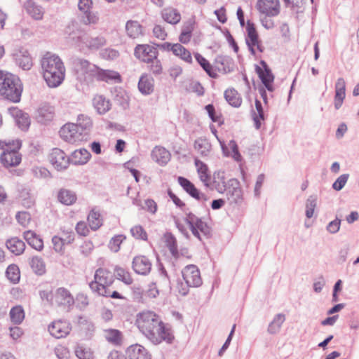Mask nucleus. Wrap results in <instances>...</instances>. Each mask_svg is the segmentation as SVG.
I'll use <instances>...</instances> for the list:
<instances>
[{"mask_svg":"<svg viewBox=\"0 0 359 359\" xmlns=\"http://www.w3.org/2000/svg\"><path fill=\"white\" fill-rule=\"evenodd\" d=\"M136 325L140 332L154 345L165 341L170 344L175 337L168 324L151 311H143L137 315Z\"/></svg>","mask_w":359,"mask_h":359,"instance_id":"1","label":"nucleus"},{"mask_svg":"<svg viewBox=\"0 0 359 359\" xmlns=\"http://www.w3.org/2000/svg\"><path fill=\"white\" fill-rule=\"evenodd\" d=\"M93 122L88 116H78L76 123H66L60 130V135L62 140L70 144H79L90 138Z\"/></svg>","mask_w":359,"mask_h":359,"instance_id":"2","label":"nucleus"},{"mask_svg":"<svg viewBox=\"0 0 359 359\" xmlns=\"http://www.w3.org/2000/svg\"><path fill=\"white\" fill-rule=\"evenodd\" d=\"M43 76L50 88L59 86L65 79V67L59 56L48 53L41 61Z\"/></svg>","mask_w":359,"mask_h":359,"instance_id":"3","label":"nucleus"},{"mask_svg":"<svg viewBox=\"0 0 359 359\" xmlns=\"http://www.w3.org/2000/svg\"><path fill=\"white\" fill-rule=\"evenodd\" d=\"M22 92V83L15 75L0 72V95L5 99L18 102Z\"/></svg>","mask_w":359,"mask_h":359,"instance_id":"4","label":"nucleus"},{"mask_svg":"<svg viewBox=\"0 0 359 359\" xmlns=\"http://www.w3.org/2000/svg\"><path fill=\"white\" fill-rule=\"evenodd\" d=\"M115 280V274L106 268H98L94 274V280L89 283L93 293L98 295L107 294V288L110 287Z\"/></svg>","mask_w":359,"mask_h":359,"instance_id":"5","label":"nucleus"},{"mask_svg":"<svg viewBox=\"0 0 359 359\" xmlns=\"http://www.w3.org/2000/svg\"><path fill=\"white\" fill-rule=\"evenodd\" d=\"M184 220L189 225L192 234L199 241H203L200 233H201L203 236L205 238H210L212 237V228L207 222H204L202 218L198 217L192 212H189L186 215Z\"/></svg>","mask_w":359,"mask_h":359,"instance_id":"6","label":"nucleus"},{"mask_svg":"<svg viewBox=\"0 0 359 359\" xmlns=\"http://www.w3.org/2000/svg\"><path fill=\"white\" fill-rule=\"evenodd\" d=\"M22 146L21 141L17 140L6 144V149L0 156V160L5 167L16 166L21 162V155L18 150Z\"/></svg>","mask_w":359,"mask_h":359,"instance_id":"7","label":"nucleus"},{"mask_svg":"<svg viewBox=\"0 0 359 359\" xmlns=\"http://www.w3.org/2000/svg\"><path fill=\"white\" fill-rule=\"evenodd\" d=\"M65 33L67 35L69 41L81 48L87 35V33L81 29V25L75 21H72L68 24L65 27Z\"/></svg>","mask_w":359,"mask_h":359,"instance_id":"8","label":"nucleus"},{"mask_svg":"<svg viewBox=\"0 0 359 359\" xmlns=\"http://www.w3.org/2000/svg\"><path fill=\"white\" fill-rule=\"evenodd\" d=\"M182 274L184 280L188 285L192 287H197L201 285L202 279L200 271L196 265H187L182 269Z\"/></svg>","mask_w":359,"mask_h":359,"instance_id":"9","label":"nucleus"},{"mask_svg":"<svg viewBox=\"0 0 359 359\" xmlns=\"http://www.w3.org/2000/svg\"><path fill=\"white\" fill-rule=\"evenodd\" d=\"M256 8L261 15L277 16L280 11L279 0H257Z\"/></svg>","mask_w":359,"mask_h":359,"instance_id":"10","label":"nucleus"},{"mask_svg":"<svg viewBox=\"0 0 359 359\" xmlns=\"http://www.w3.org/2000/svg\"><path fill=\"white\" fill-rule=\"evenodd\" d=\"M177 182L183 190L193 198L198 201H206L208 200V196L201 192L189 180L184 177L180 176L177 177Z\"/></svg>","mask_w":359,"mask_h":359,"instance_id":"11","label":"nucleus"},{"mask_svg":"<svg viewBox=\"0 0 359 359\" xmlns=\"http://www.w3.org/2000/svg\"><path fill=\"white\" fill-rule=\"evenodd\" d=\"M49 160L58 171L67 169L70 163V158L67 156L65 153L58 148L52 149L49 155Z\"/></svg>","mask_w":359,"mask_h":359,"instance_id":"12","label":"nucleus"},{"mask_svg":"<svg viewBox=\"0 0 359 359\" xmlns=\"http://www.w3.org/2000/svg\"><path fill=\"white\" fill-rule=\"evenodd\" d=\"M226 191L227 198L231 204L241 203L243 192L238 180L235 178L230 179L228 181V187Z\"/></svg>","mask_w":359,"mask_h":359,"instance_id":"13","label":"nucleus"},{"mask_svg":"<svg viewBox=\"0 0 359 359\" xmlns=\"http://www.w3.org/2000/svg\"><path fill=\"white\" fill-rule=\"evenodd\" d=\"M13 57L16 65L24 70H29L32 67V57L28 50L23 47L16 48L13 53Z\"/></svg>","mask_w":359,"mask_h":359,"instance_id":"14","label":"nucleus"},{"mask_svg":"<svg viewBox=\"0 0 359 359\" xmlns=\"http://www.w3.org/2000/svg\"><path fill=\"white\" fill-rule=\"evenodd\" d=\"M134 55L137 58L149 63L150 61L156 59L157 51L155 47L149 45H137L135 48Z\"/></svg>","mask_w":359,"mask_h":359,"instance_id":"15","label":"nucleus"},{"mask_svg":"<svg viewBox=\"0 0 359 359\" xmlns=\"http://www.w3.org/2000/svg\"><path fill=\"white\" fill-rule=\"evenodd\" d=\"M151 262L144 255L136 256L133 258L132 267L134 271L140 275L146 276L151 269Z\"/></svg>","mask_w":359,"mask_h":359,"instance_id":"16","label":"nucleus"},{"mask_svg":"<svg viewBox=\"0 0 359 359\" xmlns=\"http://www.w3.org/2000/svg\"><path fill=\"white\" fill-rule=\"evenodd\" d=\"M70 330L69 323L62 320L55 321L48 326V332L57 339L66 337L69 333Z\"/></svg>","mask_w":359,"mask_h":359,"instance_id":"17","label":"nucleus"},{"mask_svg":"<svg viewBox=\"0 0 359 359\" xmlns=\"http://www.w3.org/2000/svg\"><path fill=\"white\" fill-rule=\"evenodd\" d=\"M97 80L105 81L107 83L113 82L119 83L122 81L121 74L114 70L102 69L97 67L94 75Z\"/></svg>","mask_w":359,"mask_h":359,"instance_id":"18","label":"nucleus"},{"mask_svg":"<svg viewBox=\"0 0 359 359\" xmlns=\"http://www.w3.org/2000/svg\"><path fill=\"white\" fill-rule=\"evenodd\" d=\"M54 302L57 306L70 307L74 304V299L68 290L60 287L55 292Z\"/></svg>","mask_w":359,"mask_h":359,"instance_id":"19","label":"nucleus"},{"mask_svg":"<svg viewBox=\"0 0 359 359\" xmlns=\"http://www.w3.org/2000/svg\"><path fill=\"white\" fill-rule=\"evenodd\" d=\"M137 88L143 95H149L154 90V79L147 74H143L140 77Z\"/></svg>","mask_w":359,"mask_h":359,"instance_id":"20","label":"nucleus"},{"mask_svg":"<svg viewBox=\"0 0 359 359\" xmlns=\"http://www.w3.org/2000/svg\"><path fill=\"white\" fill-rule=\"evenodd\" d=\"M92 0H79L78 7L80 11L83 13V21L86 25L95 23L97 17L90 13Z\"/></svg>","mask_w":359,"mask_h":359,"instance_id":"21","label":"nucleus"},{"mask_svg":"<svg viewBox=\"0 0 359 359\" xmlns=\"http://www.w3.org/2000/svg\"><path fill=\"white\" fill-rule=\"evenodd\" d=\"M219 143L225 156H231L236 162H241L243 160L236 141L233 140H230L228 146H226L224 142L219 141Z\"/></svg>","mask_w":359,"mask_h":359,"instance_id":"22","label":"nucleus"},{"mask_svg":"<svg viewBox=\"0 0 359 359\" xmlns=\"http://www.w3.org/2000/svg\"><path fill=\"white\" fill-rule=\"evenodd\" d=\"M151 158L161 166L165 165L170 160V153L163 147L156 146L151 151Z\"/></svg>","mask_w":359,"mask_h":359,"instance_id":"23","label":"nucleus"},{"mask_svg":"<svg viewBox=\"0 0 359 359\" xmlns=\"http://www.w3.org/2000/svg\"><path fill=\"white\" fill-rule=\"evenodd\" d=\"M12 115L15 118L16 125L21 130L27 131L29 129L31 121L27 113L18 109H13Z\"/></svg>","mask_w":359,"mask_h":359,"instance_id":"24","label":"nucleus"},{"mask_svg":"<svg viewBox=\"0 0 359 359\" xmlns=\"http://www.w3.org/2000/svg\"><path fill=\"white\" fill-rule=\"evenodd\" d=\"M126 353L130 359H151V355L147 349L138 344L130 346Z\"/></svg>","mask_w":359,"mask_h":359,"instance_id":"25","label":"nucleus"},{"mask_svg":"<svg viewBox=\"0 0 359 359\" xmlns=\"http://www.w3.org/2000/svg\"><path fill=\"white\" fill-rule=\"evenodd\" d=\"M113 100L115 104L119 105L123 109L129 107V96L126 91L121 88H115L111 91Z\"/></svg>","mask_w":359,"mask_h":359,"instance_id":"26","label":"nucleus"},{"mask_svg":"<svg viewBox=\"0 0 359 359\" xmlns=\"http://www.w3.org/2000/svg\"><path fill=\"white\" fill-rule=\"evenodd\" d=\"M55 114L54 108L49 104L42 105L37 111L36 119L42 124H46L53 120Z\"/></svg>","mask_w":359,"mask_h":359,"instance_id":"27","label":"nucleus"},{"mask_svg":"<svg viewBox=\"0 0 359 359\" xmlns=\"http://www.w3.org/2000/svg\"><path fill=\"white\" fill-rule=\"evenodd\" d=\"M215 64L219 71H223L224 73H229L234 69V61L228 55H217L215 57Z\"/></svg>","mask_w":359,"mask_h":359,"instance_id":"28","label":"nucleus"},{"mask_svg":"<svg viewBox=\"0 0 359 359\" xmlns=\"http://www.w3.org/2000/svg\"><path fill=\"white\" fill-rule=\"evenodd\" d=\"M260 65H262V67L258 65H255V72L262 83H265L266 81H273L274 76L267 63L264 60H262L260 61Z\"/></svg>","mask_w":359,"mask_h":359,"instance_id":"29","label":"nucleus"},{"mask_svg":"<svg viewBox=\"0 0 359 359\" xmlns=\"http://www.w3.org/2000/svg\"><path fill=\"white\" fill-rule=\"evenodd\" d=\"M24 7L27 13L34 20H39L43 18L44 9L36 4L32 0H28L25 3Z\"/></svg>","mask_w":359,"mask_h":359,"instance_id":"30","label":"nucleus"},{"mask_svg":"<svg viewBox=\"0 0 359 359\" xmlns=\"http://www.w3.org/2000/svg\"><path fill=\"white\" fill-rule=\"evenodd\" d=\"M74 65L78 72H81L82 74L89 73L92 76L95 75L97 68L96 65L91 64L87 60L81 58L75 59Z\"/></svg>","mask_w":359,"mask_h":359,"instance_id":"31","label":"nucleus"},{"mask_svg":"<svg viewBox=\"0 0 359 359\" xmlns=\"http://www.w3.org/2000/svg\"><path fill=\"white\" fill-rule=\"evenodd\" d=\"M91 157L90 152L86 149H79L73 151L71 154L70 163L74 165H84Z\"/></svg>","mask_w":359,"mask_h":359,"instance_id":"32","label":"nucleus"},{"mask_svg":"<svg viewBox=\"0 0 359 359\" xmlns=\"http://www.w3.org/2000/svg\"><path fill=\"white\" fill-rule=\"evenodd\" d=\"M6 248L15 255H20L25 250V243L18 237L8 239L6 242Z\"/></svg>","mask_w":359,"mask_h":359,"instance_id":"33","label":"nucleus"},{"mask_svg":"<svg viewBox=\"0 0 359 359\" xmlns=\"http://www.w3.org/2000/svg\"><path fill=\"white\" fill-rule=\"evenodd\" d=\"M106 39L102 36L90 37L86 35V40L81 48L86 47L90 50H97L106 44Z\"/></svg>","mask_w":359,"mask_h":359,"instance_id":"34","label":"nucleus"},{"mask_svg":"<svg viewBox=\"0 0 359 359\" xmlns=\"http://www.w3.org/2000/svg\"><path fill=\"white\" fill-rule=\"evenodd\" d=\"M23 237L27 243L34 249L41 251L43 248V240L32 231L24 232Z\"/></svg>","mask_w":359,"mask_h":359,"instance_id":"35","label":"nucleus"},{"mask_svg":"<svg viewBox=\"0 0 359 359\" xmlns=\"http://www.w3.org/2000/svg\"><path fill=\"white\" fill-rule=\"evenodd\" d=\"M93 106L99 114H104L111 109V103L103 95H97L93 99Z\"/></svg>","mask_w":359,"mask_h":359,"instance_id":"36","label":"nucleus"},{"mask_svg":"<svg viewBox=\"0 0 359 359\" xmlns=\"http://www.w3.org/2000/svg\"><path fill=\"white\" fill-rule=\"evenodd\" d=\"M255 108L257 112L252 110V117L255 123V127L258 130L262 126L261 121H264L266 116L262 102L257 99L255 100Z\"/></svg>","mask_w":359,"mask_h":359,"instance_id":"37","label":"nucleus"},{"mask_svg":"<svg viewBox=\"0 0 359 359\" xmlns=\"http://www.w3.org/2000/svg\"><path fill=\"white\" fill-rule=\"evenodd\" d=\"M224 96L226 102L231 106L238 108L241 105L242 98L238 91L234 88L226 90Z\"/></svg>","mask_w":359,"mask_h":359,"instance_id":"38","label":"nucleus"},{"mask_svg":"<svg viewBox=\"0 0 359 359\" xmlns=\"http://www.w3.org/2000/svg\"><path fill=\"white\" fill-rule=\"evenodd\" d=\"M58 201L66 205H71L76 201V195L73 191L62 189L57 194Z\"/></svg>","mask_w":359,"mask_h":359,"instance_id":"39","label":"nucleus"},{"mask_svg":"<svg viewBox=\"0 0 359 359\" xmlns=\"http://www.w3.org/2000/svg\"><path fill=\"white\" fill-rule=\"evenodd\" d=\"M194 57L197 62L210 77L213 79L217 77V74L214 71L212 66L208 60L198 53H194Z\"/></svg>","mask_w":359,"mask_h":359,"instance_id":"40","label":"nucleus"},{"mask_svg":"<svg viewBox=\"0 0 359 359\" xmlns=\"http://www.w3.org/2000/svg\"><path fill=\"white\" fill-rule=\"evenodd\" d=\"M247 37L245 38L246 44L255 46L259 43V35L256 30L255 26L253 22L248 20L246 26Z\"/></svg>","mask_w":359,"mask_h":359,"instance_id":"41","label":"nucleus"},{"mask_svg":"<svg viewBox=\"0 0 359 359\" xmlns=\"http://www.w3.org/2000/svg\"><path fill=\"white\" fill-rule=\"evenodd\" d=\"M285 320V316L283 313L275 315L272 321L269 323L267 331L271 334H276L280 330L281 326Z\"/></svg>","mask_w":359,"mask_h":359,"instance_id":"42","label":"nucleus"},{"mask_svg":"<svg viewBox=\"0 0 359 359\" xmlns=\"http://www.w3.org/2000/svg\"><path fill=\"white\" fill-rule=\"evenodd\" d=\"M126 30L128 36L133 39L142 34V27L137 21L128 20L126 25Z\"/></svg>","mask_w":359,"mask_h":359,"instance_id":"43","label":"nucleus"},{"mask_svg":"<svg viewBox=\"0 0 359 359\" xmlns=\"http://www.w3.org/2000/svg\"><path fill=\"white\" fill-rule=\"evenodd\" d=\"M88 222L90 229L97 230L102 225V218L99 211L93 208L88 215Z\"/></svg>","mask_w":359,"mask_h":359,"instance_id":"44","label":"nucleus"},{"mask_svg":"<svg viewBox=\"0 0 359 359\" xmlns=\"http://www.w3.org/2000/svg\"><path fill=\"white\" fill-rule=\"evenodd\" d=\"M172 53L185 62L189 64L192 63V57L191 53L182 44L174 43V49L172 50Z\"/></svg>","mask_w":359,"mask_h":359,"instance_id":"45","label":"nucleus"},{"mask_svg":"<svg viewBox=\"0 0 359 359\" xmlns=\"http://www.w3.org/2000/svg\"><path fill=\"white\" fill-rule=\"evenodd\" d=\"M166 246L168 248L171 255L176 259L179 257L177 240L174 235L170 232H167L164 235Z\"/></svg>","mask_w":359,"mask_h":359,"instance_id":"46","label":"nucleus"},{"mask_svg":"<svg viewBox=\"0 0 359 359\" xmlns=\"http://www.w3.org/2000/svg\"><path fill=\"white\" fill-rule=\"evenodd\" d=\"M194 148L201 156H206L210 151L211 144L206 139L198 138L194 142Z\"/></svg>","mask_w":359,"mask_h":359,"instance_id":"47","label":"nucleus"},{"mask_svg":"<svg viewBox=\"0 0 359 359\" xmlns=\"http://www.w3.org/2000/svg\"><path fill=\"white\" fill-rule=\"evenodd\" d=\"M10 317L13 323L20 325L25 318V311L22 306H13L10 311Z\"/></svg>","mask_w":359,"mask_h":359,"instance_id":"48","label":"nucleus"},{"mask_svg":"<svg viewBox=\"0 0 359 359\" xmlns=\"http://www.w3.org/2000/svg\"><path fill=\"white\" fill-rule=\"evenodd\" d=\"M6 276L11 283H18L20 278L19 267L14 264H10L6 270Z\"/></svg>","mask_w":359,"mask_h":359,"instance_id":"49","label":"nucleus"},{"mask_svg":"<svg viewBox=\"0 0 359 359\" xmlns=\"http://www.w3.org/2000/svg\"><path fill=\"white\" fill-rule=\"evenodd\" d=\"M163 18L165 21L172 25L178 23L181 20L180 13L174 8L165 10L163 13Z\"/></svg>","mask_w":359,"mask_h":359,"instance_id":"50","label":"nucleus"},{"mask_svg":"<svg viewBox=\"0 0 359 359\" xmlns=\"http://www.w3.org/2000/svg\"><path fill=\"white\" fill-rule=\"evenodd\" d=\"M33 271L38 275H43L46 272V265L42 258L33 257L30 262Z\"/></svg>","mask_w":359,"mask_h":359,"instance_id":"51","label":"nucleus"},{"mask_svg":"<svg viewBox=\"0 0 359 359\" xmlns=\"http://www.w3.org/2000/svg\"><path fill=\"white\" fill-rule=\"evenodd\" d=\"M114 272L116 273L115 277L123 282L125 284L130 285L133 283V280L130 273L126 271L124 269L119 266H116L114 269Z\"/></svg>","mask_w":359,"mask_h":359,"instance_id":"52","label":"nucleus"},{"mask_svg":"<svg viewBox=\"0 0 359 359\" xmlns=\"http://www.w3.org/2000/svg\"><path fill=\"white\" fill-rule=\"evenodd\" d=\"M105 338L110 343L118 344L121 340V333L118 330H105Z\"/></svg>","mask_w":359,"mask_h":359,"instance_id":"53","label":"nucleus"},{"mask_svg":"<svg viewBox=\"0 0 359 359\" xmlns=\"http://www.w3.org/2000/svg\"><path fill=\"white\" fill-rule=\"evenodd\" d=\"M75 354L79 359H93V354L90 348L83 346H77L75 350Z\"/></svg>","mask_w":359,"mask_h":359,"instance_id":"54","label":"nucleus"},{"mask_svg":"<svg viewBox=\"0 0 359 359\" xmlns=\"http://www.w3.org/2000/svg\"><path fill=\"white\" fill-rule=\"evenodd\" d=\"M126 239V236L119 234L114 236L109 241V248L110 250L114 252H117L120 250L121 244Z\"/></svg>","mask_w":359,"mask_h":359,"instance_id":"55","label":"nucleus"},{"mask_svg":"<svg viewBox=\"0 0 359 359\" xmlns=\"http://www.w3.org/2000/svg\"><path fill=\"white\" fill-rule=\"evenodd\" d=\"M334 97L345 98L346 83L343 78H339L335 83Z\"/></svg>","mask_w":359,"mask_h":359,"instance_id":"56","label":"nucleus"},{"mask_svg":"<svg viewBox=\"0 0 359 359\" xmlns=\"http://www.w3.org/2000/svg\"><path fill=\"white\" fill-rule=\"evenodd\" d=\"M130 232L132 236L136 239H140L142 241L147 240V233L140 225H137L131 228Z\"/></svg>","mask_w":359,"mask_h":359,"instance_id":"57","label":"nucleus"},{"mask_svg":"<svg viewBox=\"0 0 359 359\" xmlns=\"http://www.w3.org/2000/svg\"><path fill=\"white\" fill-rule=\"evenodd\" d=\"M33 175L39 179H48L50 177V172L44 167H34L32 169Z\"/></svg>","mask_w":359,"mask_h":359,"instance_id":"58","label":"nucleus"},{"mask_svg":"<svg viewBox=\"0 0 359 359\" xmlns=\"http://www.w3.org/2000/svg\"><path fill=\"white\" fill-rule=\"evenodd\" d=\"M348 177V174L341 175L332 184V189L337 191H341L346 184Z\"/></svg>","mask_w":359,"mask_h":359,"instance_id":"59","label":"nucleus"},{"mask_svg":"<svg viewBox=\"0 0 359 359\" xmlns=\"http://www.w3.org/2000/svg\"><path fill=\"white\" fill-rule=\"evenodd\" d=\"M15 218L17 221L22 226H26L28 224L31 217L29 212L22 211V212H18L16 215Z\"/></svg>","mask_w":359,"mask_h":359,"instance_id":"60","label":"nucleus"},{"mask_svg":"<svg viewBox=\"0 0 359 359\" xmlns=\"http://www.w3.org/2000/svg\"><path fill=\"white\" fill-rule=\"evenodd\" d=\"M101 55L106 60H114L117 58L119 53L117 50L112 48H105L101 52Z\"/></svg>","mask_w":359,"mask_h":359,"instance_id":"61","label":"nucleus"},{"mask_svg":"<svg viewBox=\"0 0 359 359\" xmlns=\"http://www.w3.org/2000/svg\"><path fill=\"white\" fill-rule=\"evenodd\" d=\"M205 110L208 112V116L212 122H219L221 117V114L217 115L215 112V109L213 104H209L205 107Z\"/></svg>","mask_w":359,"mask_h":359,"instance_id":"62","label":"nucleus"},{"mask_svg":"<svg viewBox=\"0 0 359 359\" xmlns=\"http://www.w3.org/2000/svg\"><path fill=\"white\" fill-rule=\"evenodd\" d=\"M341 225V220L338 218H336L333 221H331L327 224L326 229L330 233H336L339 231Z\"/></svg>","mask_w":359,"mask_h":359,"instance_id":"63","label":"nucleus"},{"mask_svg":"<svg viewBox=\"0 0 359 359\" xmlns=\"http://www.w3.org/2000/svg\"><path fill=\"white\" fill-rule=\"evenodd\" d=\"M157 208L156 203L153 199L148 198L144 201V206L142 207V209L151 214H155L157 211Z\"/></svg>","mask_w":359,"mask_h":359,"instance_id":"64","label":"nucleus"}]
</instances>
